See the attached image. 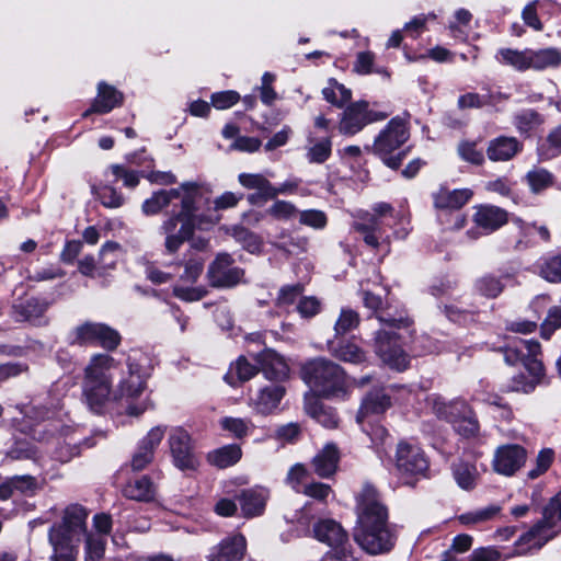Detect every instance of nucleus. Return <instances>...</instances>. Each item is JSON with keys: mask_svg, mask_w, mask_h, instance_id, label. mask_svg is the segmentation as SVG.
Returning <instances> with one entry per match:
<instances>
[{"mask_svg": "<svg viewBox=\"0 0 561 561\" xmlns=\"http://www.w3.org/2000/svg\"><path fill=\"white\" fill-rule=\"evenodd\" d=\"M523 148L515 137L500 136L490 140L486 156L491 161L505 162L513 159Z\"/></svg>", "mask_w": 561, "mask_h": 561, "instance_id": "27", "label": "nucleus"}, {"mask_svg": "<svg viewBox=\"0 0 561 561\" xmlns=\"http://www.w3.org/2000/svg\"><path fill=\"white\" fill-rule=\"evenodd\" d=\"M389 114L387 111L369 108L365 101L354 102L343 111L339 130L343 135L353 136L366 125L386 119Z\"/></svg>", "mask_w": 561, "mask_h": 561, "instance_id": "11", "label": "nucleus"}, {"mask_svg": "<svg viewBox=\"0 0 561 561\" xmlns=\"http://www.w3.org/2000/svg\"><path fill=\"white\" fill-rule=\"evenodd\" d=\"M331 354L345 363L362 364L366 360V353L355 343L344 341L337 344L329 343Z\"/></svg>", "mask_w": 561, "mask_h": 561, "instance_id": "41", "label": "nucleus"}, {"mask_svg": "<svg viewBox=\"0 0 561 561\" xmlns=\"http://www.w3.org/2000/svg\"><path fill=\"white\" fill-rule=\"evenodd\" d=\"M536 271L546 282L561 284V250L541 256L536 263Z\"/></svg>", "mask_w": 561, "mask_h": 561, "instance_id": "38", "label": "nucleus"}, {"mask_svg": "<svg viewBox=\"0 0 561 561\" xmlns=\"http://www.w3.org/2000/svg\"><path fill=\"white\" fill-rule=\"evenodd\" d=\"M340 455L334 444H327L313 458L312 468L320 478H329L337 469Z\"/></svg>", "mask_w": 561, "mask_h": 561, "instance_id": "30", "label": "nucleus"}, {"mask_svg": "<svg viewBox=\"0 0 561 561\" xmlns=\"http://www.w3.org/2000/svg\"><path fill=\"white\" fill-rule=\"evenodd\" d=\"M501 511L499 505H489L459 516V520L465 525L483 523L492 519Z\"/></svg>", "mask_w": 561, "mask_h": 561, "instance_id": "57", "label": "nucleus"}, {"mask_svg": "<svg viewBox=\"0 0 561 561\" xmlns=\"http://www.w3.org/2000/svg\"><path fill=\"white\" fill-rule=\"evenodd\" d=\"M409 139L407 124L400 117L389 121L386 127L377 135L371 151L378 156L386 165L396 170L401 165L403 154L391 156Z\"/></svg>", "mask_w": 561, "mask_h": 561, "instance_id": "7", "label": "nucleus"}, {"mask_svg": "<svg viewBox=\"0 0 561 561\" xmlns=\"http://www.w3.org/2000/svg\"><path fill=\"white\" fill-rule=\"evenodd\" d=\"M194 193L192 213H197L204 207L210 208V192L207 186L197 182H184L176 188L160 190L147 198L141 206L145 215L153 216L171 205L174 199H180L181 210L186 194Z\"/></svg>", "mask_w": 561, "mask_h": 561, "instance_id": "6", "label": "nucleus"}, {"mask_svg": "<svg viewBox=\"0 0 561 561\" xmlns=\"http://www.w3.org/2000/svg\"><path fill=\"white\" fill-rule=\"evenodd\" d=\"M37 490V481L30 474L14 476L0 484V501L10 499L14 493L32 495Z\"/></svg>", "mask_w": 561, "mask_h": 561, "instance_id": "32", "label": "nucleus"}, {"mask_svg": "<svg viewBox=\"0 0 561 561\" xmlns=\"http://www.w3.org/2000/svg\"><path fill=\"white\" fill-rule=\"evenodd\" d=\"M192 194L185 195L183 210L174 213L160 226V231L165 234V250L170 254L180 249L184 241L193 234L196 227H202L204 222L214 224L218 220V217L213 215L192 213Z\"/></svg>", "mask_w": 561, "mask_h": 561, "instance_id": "5", "label": "nucleus"}, {"mask_svg": "<svg viewBox=\"0 0 561 561\" xmlns=\"http://www.w3.org/2000/svg\"><path fill=\"white\" fill-rule=\"evenodd\" d=\"M527 183L534 193H539L552 185L553 175L546 169L534 168L526 174Z\"/></svg>", "mask_w": 561, "mask_h": 561, "instance_id": "54", "label": "nucleus"}, {"mask_svg": "<svg viewBox=\"0 0 561 561\" xmlns=\"http://www.w3.org/2000/svg\"><path fill=\"white\" fill-rule=\"evenodd\" d=\"M394 463L399 476L407 484H412L413 478L424 477L428 469V461L423 450L408 442L398 444Z\"/></svg>", "mask_w": 561, "mask_h": 561, "instance_id": "10", "label": "nucleus"}, {"mask_svg": "<svg viewBox=\"0 0 561 561\" xmlns=\"http://www.w3.org/2000/svg\"><path fill=\"white\" fill-rule=\"evenodd\" d=\"M561 328V306H553L541 324V336L549 340L553 332Z\"/></svg>", "mask_w": 561, "mask_h": 561, "instance_id": "63", "label": "nucleus"}, {"mask_svg": "<svg viewBox=\"0 0 561 561\" xmlns=\"http://www.w3.org/2000/svg\"><path fill=\"white\" fill-rule=\"evenodd\" d=\"M526 461V450L519 445L500 446L493 457V469L503 476H513Z\"/></svg>", "mask_w": 561, "mask_h": 561, "instance_id": "19", "label": "nucleus"}, {"mask_svg": "<svg viewBox=\"0 0 561 561\" xmlns=\"http://www.w3.org/2000/svg\"><path fill=\"white\" fill-rule=\"evenodd\" d=\"M244 271L233 265L228 253H219L207 270V278L213 287L229 288L242 282Z\"/></svg>", "mask_w": 561, "mask_h": 561, "instance_id": "13", "label": "nucleus"}, {"mask_svg": "<svg viewBox=\"0 0 561 561\" xmlns=\"http://www.w3.org/2000/svg\"><path fill=\"white\" fill-rule=\"evenodd\" d=\"M268 499V491L264 488H253L242 491L240 494V506L244 516L252 517L261 515Z\"/></svg>", "mask_w": 561, "mask_h": 561, "instance_id": "33", "label": "nucleus"}, {"mask_svg": "<svg viewBox=\"0 0 561 561\" xmlns=\"http://www.w3.org/2000/svg\"><path fill=\"white\" fill-rule=\"evenodd\" d=\"M168 446L172 463L180 470H195L198 457L195 454L194 443L190 433L181 426L172 427L168 436Z\"/></svg>", "mask_w": 561, "mask_h": 561, "instance_id": "12", "label": "nucleus"}, {"mask_svg": "<svg viewBox=\"0 0 561 561\" xmlns=\"http://www.w3.org/2000/svg\"><path fill=\"white\" fill-rule=\"evenodd\" d=\"M359 314L350 308H343L334 324L335 335H344L359 324Z\"/></svg>", "mask_w": 561, "mask_h": 561, "instance_id": "56", "label": "nucleus"}, {"mask_svg": "<svg viewBox=\"0 0 561 561\" xmlns=\"http://www.w3.org/2000/svg\"><path fill=\"white\" fill-rule=\"evenodd\" d=\"M87 511L78 504L66 507L62 520L58 525H54L51 529L62 530L67 535L81 538L87 534Z\"/></svg>", "mask_w": 561, "mask_h": 561, "instance_id": "23", "label": "nucleus"}, {"mask_svg": "<svg viewBox=\"0 0 561 561\" xmlns=\"http://www.w3.org/2000/svg\"><path fill=\"white\" fill-rule=\"evenodd\" d=\"M500 99H502L501 94L495 95L492 93H488L485 95H480L478 93L470 92L459 96L458 107L461 110L480 108L485 105H493Z\"/></svg>", "mask_w": 561, "mask_h": 561, "instance_id": "51", "label": "nucleus"}, {"mask_svg": "<svg viewBox=\"0 0 561 561\" xmlns=\"http://www.w3.org/2000/svg\"><path fill=\"white\" fill-rule=\"evenodd\" d=\"M157 491L158 486L151 477L144 474L129 480L123 489V494L128 500L148 503L156 499Z\"/></svg>", "mask_w": 561, "mask_h": 561, "instance_id": "28", "label": "nucleus"}, {"mask_svg": "<svg viewBox=\"0 0 561 561\" xmlns=\"http://www.w3.org/2000/svg\"><path fill=\"white\" fill-rule=\"evenodd\" d=\"M538 152L542 160L552 159L561 153V125L549 134L547 144L542 145Z\"/></svg>", "mask_w": 561, "mask_h": 561, "instance_id": "59", "label": "nucleus"}, {"mask_svg": "<svg viewBox=\"0 0 561 561\" xmlns=\"http://www.w3.org/2000/svg\"><path fill=\"white\" fill-rule=\"evenodd\" d=\"M551 529L560 530L559 524L561 523V490L552 496L547 505L542 508L541 518Z\"/></svg>", "mask_w": 561, "mask_h": 561, "instance_id": "50", "label": "nucleus"}, {"mask_svg": "<svg viewBox=\"0 0 561 561\" xmlns=\"http://www.w3.org/2000/svg\"><path fill=\"white\" fill-rule=\"evenodd\" d=\"M123 103V93L116 90L113 85L105 82L98 84V94L94 98L92 105L83 113V117L92 113L106 114L116 106Z\"/></svg>", "mask_w": 561, "mask_h": 561, "instance_id": "24", "label": "nucleus"}, {"mask_svg": "<svg viewBox=\"0 0 561 561\" xmlns=\"http://www.w3.org/2000/svg\"><path fill=\"white\" fill-rule=\"evenodd\" d=\"M115 359L107 354H94L84 368L83 381H113Z\"/></svg>", "mask_w": 561, "mask_h": 561, "instance_id": "26", "label": "nucleus"}, {"mask_svg": "<svg viewBox=\"0 0 561 561\" xmlns=\"http://www.w3.org/2000/svg\"><path fill=\"white\" fill-rule=\"evenodd\" d=\"M49 542L53 547V561H75L78 554L79 537L67 535L62 530H49Z\"/></svg>", "mask_w": 561, "mask_h": 561, "instance_id": "22", "label": "nucleus"}, {"mask_svg": "<svg viewBox=\"0 0 561 561\" xmlns=\"http://www.w3.org/2000/svg\"><path fill=\"white\" fill-rule=\"evenodd\" d=\"M299 211L293 203L280 199L274 202L267 209L270 216L285 221L298 217Z\"/></svg>", "mask_w": 561, "mask_h": 561, "instance_id": "61", "label": "nucleus"}, {"mask_svg": "<svg viewBox=\"0 0 561 561\" xmlns=\"http://www.w3.org/2000/svg\"><path fill=\"white\" fill-rule=\"evenodd\" d=\"M285 394V388L280 385H270L261 388L248 401L249 408L260 415L272 414L280 403Z\"/></svg>", "mask_w": 561, "mask_h": 561, "instance_id": "20", "label": "nucleus"}, {"mask_svg": "<svg viewBox=\"0 0 561 561\" xmlns=\"http://www.w3.org/2000/svg\"><path fill=\"white\" fill-rule=\"evenodd\" d=\"M224 431L229 432L236 438L248 436L254 428L253 423L249 419L225 416L219 422Z\"/></svg>", "mask_w": 561, "mask_h": 561, "instance_id": "48", "label": "nucleus"}, {"mask_svg": "<svg viewBox=\"0 0 561 561\" xmlns=\"http://www.w3.org/2000/svg\"><path fill=\"white\" fill-rule=\"evenodd\" d=\"M323 98L336 107H343L351 98L352 92L335 79H330L328 85L322 90Z\"/></svg>", "mask_w": 561, "mask_h": 561, "instance_id": "47", "label": "nucleus"}, {"mask_svg": "<svg viewBox=\"0 0 561 561\" xmlns=\"http://www.w3.org/2000/svg\"><path fill=\"white\" fill-rule=\"evenodd\" d=\"M69 342L78 345H100L107 351L121 343L119 333L101 322H84L69 333Z\"/></svg>", "mask_w": 561, "mask_h": 561, "instance_id": "9", "label": "nucleus"}, {"mask_svg": "<svg viewBox=\"0 0 561 561\" xmlns=\"http://www.w3.org/2000/svg\"><path fill=\"white\" fill-rule=\"evenodd\" d=\"M242 456L239 445L230 444L217 448L208 454V461L218 468H228L237 463Z\"/></svg>", "mask_w": 561, "mask_h": 561, "instance_id": "42", "label": "nucleus"}, {"mask_svg": "<svg viewBox=\"0 0 561 561\" xmlns=\"http://www.w3.org/2000/svg\"><path fill=\"white\" fill-rule=\"evenodd\" d=\"M256 360L267 379L282 380L288 375L289 369L284 358L272 350L259 354Z\"/></svg>", "mask_w": 561, "mask_h": 561, "instance_id": "31", "label": "nucleus"}, {"mask_svg": "<svg viewBox=\"0 0 561 561\" xmlns=\"http://www.w3.org/2000/svg\"><path fill=\"white\" fill-rule=\"evenodd\" d=\"M307 160L310 163H323L331 156L332 141L329 137L316 139L309 137L307 146Z\"/></svg>", "mask_w": 561, "mask_h": 561, "instance_id": "43", "label": "nucleus"}, {"mask_svg": "<svg viewBox=\"0 0 561 561\" xmlns=\"http://www.w3.org/2000/svg\"><path fill=\"white\" fill-rule=\"evenodd\" d=\"M353 70L358 75L378 73L388 77L383 67H375V55L371 51H360L356 56Z\"/></svg>", "mask_w": 561, "mask_h": 561, "instance_id": "52", "label": "nucleus"}, {"mask_svg": "<svg viewBox=\"0 0 561 561\" xmlns=\"http://www.w3.org/2000/svg\"><path fill=\"white\" fill-rule=\"evenodd\" d=\"M453 426L455 431L463 437H473L479 432V422L471 408L469 409V413L460 416Z\"/></svg>", "mask_w": 561, "mask_h": 561, "instance_id": "60", "label": "nucleus"}, {"mask_svg": "<svg viewBox=\"0 0 561 561\" xmlns=\"http://www.w3.org/2000/svg\"><path fill=\"white\" fill-rule=\"evenodd\" d=\"M354 539L370 554L388 552L394 545V535L388 524V511L373 485H365L357 497Z\"/></svg>", "mask_w": 561, "mask_h": 561, "instance_id": "1", "label": "nucleus"}, {"mask_svg": "<svg viewBox=\"0 0 561 561\" xmlns=\"http://www.w3.org/2000/svg\"><path fill=\"white\" fill-rule=\"evenodd\" d=\"M247 548L245 538L234 535L214 546L207 556L208 561H241Z\"/></svg>", "mask_w": 561, "mask_h": 561, "instance_id": "21", "label": "nucleus"}, {"mask_svg": "<svg viewBox=\"0 0 561 561\" xmlns=\"http://www.w3.org/2000/svg\"><path fill=\"white\" fill-rule=\"evenodd\" d=\"M296 310L304 319L313 318L321 310V301L316 296H301L296 305Z\"/></svg>", "mask_w": 561, "mask_h": 561, "instance_id": "64", "label": "nucleus"}, {"mask_svg": "<svg viewBox=\"0 0 561 561\" xmlns=\"http://www.w3.org/2000/svg\"><path fill=\"white\" fill-rule=\"evenodd\" d=\"M314 538L334 549L335 558L339 561H347L350 556L345 546L348 536L343 527L333 519L319 520L313 527Z\"/></svg>", "mask_w": 561, "mask_h": 561, "instance_id": "14", "label": "nucleus"}, {"mask_svg": "<svg viewBox=\"0 0 561 561\" xmlns=\"http://www.w3.org/2000/svg\"><path fill=\"white\" fill-rule=\"evenodd\" d=\"M305 410L306 412L317 420L324 427H334L337 424L335 413L325 408L319 398L314 394H306L305 397Z\"/></svg>", "mask_w": 561, "mask_h": 561, "instance_id": "40", "label": "nucleus"}, {"mask_svg": "<svg viewBox=\"0 0 561 561\" xmlns=\"http://www.w3.org/2000/svg\"><path fill=\"white\" fill-rule=\"evenodd\" d=\"M257 373L256 366L250 364L248 359L240 356L234 364H232L225 376V379L230 385H234V381H248Z\"/></svg>", "mask_w": 561, "mask_h": 561, "instance_id": "46", "label": "nucleus"}, {"mask_svg": "<svg viewBox=\"0 0 561 561\" xmlns=\"http://www.w3.org/2000/svg\"><path fill=\"white\" fill-rule=\"evenodd\" d=\"M301 377L317 397H344L348 389L344 369L323 357L307 362L301 368Z\"/></svg>", "mask_w": 561, "mask_h": 561, "instance_id": "4", "label": "nucleus"}, {"mask_svg": "<svg viewBox=\"0 0 561 561\" xmlns=\"http://www.w3.org/2000/svg\"><path fill=\"white\" fill-rule=\"evenodd\" d=\"M529 70L543 71L561 66V49L557 47L530 48Z\"/></svg>", "mask_w": 561, "mask_h": 561, "instance_id": "34", "label": "nucleus"}, {"mask_svg": "<svg viewBox=\"0 0 561 561\" xmlns=\"http://www.w3.org/2000/svg\"><path fill=\"white\" fill-rule=\"evenodd\" d=\"M454 478L463 490H472L476 486L478 471L473 465L459 462L454 466Z\"/></svg>", "mask_w": 561, "mask_h": 561, "instance_id": "49", "label": "nucleus"}, {"mask_svg": "<svg viewBox=\"0 0 561 561\" xmlns=\"http://www.w3.org/2000/svg\"><path fill=\"white\" fill-rule=\"evenodd\" d=\"M393 208L388 203H376L373 206V213L358 211L355 216L353 228L363 236L364 242L378 248L380 241L385 239L383 218L392 215Z\"/></svg>", "mask_w": 561, "mask_h": 561, "instance_id": "8", "label": "nucleus"}, {"mask_svg": "<svg viewBox=\"0 0 561 561\" xmlns=\"http://www.w3.org/2000/svg\"><path fill=\"white\" fill-rule=\"evenodd\" d=\"M541 354L540 343L536 340H518L513 345L504 348V359L508 365H516L522 362L529 376L517 374L507 386L511 392L529 394L545 382L546 370L542 362L538 358Z\"/></svg>", "mask_w": 561, "mask_h": 561, "instance_id": "3", "label": "nucleus"}, {"mask_svg": "<svg viewBox=\"0 0 561 561\" xmlns=\"http://www.w3.org/2000/svg\"><path fill=\"white\" fill-rule=\"evenodd\" d=\"M516 274L517 272L515 270H510L503 272L499 277L484 275L477 280L476 288L481 295L488 298H496L504 289L505 285L503 280L515 282Z\"/></svg>", "mask_w": 561, "mask_h": 561, "instance_id": "36", "label": "nucleus"}, {"mask_svg": "<svg viewBox=\"0 0 561 561\" xmlns=\"http://www.w3.org/2000/svg\"><path fill=\"white\" fill-rule=\"evenodd\" d=\"M390 405V397L385 393L383 389H375L363 399L357 422L362 423L367 415L383 413Z\"/></svg>", "mask_w": 561, "mask_h": 561, "instance_id": "37", "label": "nucleus"}, {"mask_svg": "<svg viewBox=\"0 0 561 561\" xmlns=\"http://www.w3.org/2000/svg\"><path fill=\"white\" fill-rule=\"evenodd\" d=\"M127 375L122 377L116 388V402L123 399L134 400L142 394L146 389L148 375L144 368L130 360L127 362Z\"/></svg>", "mask_w": 561, "mask_h": 561, "instance_id": "17", "label": "nucleus"}, {"mask_svg": "<svg viewBox=\"0 0 561 561\" xmlns=\"http://www.w3.org/2000/svg\"><path fill=\"white\" fill-rule=\"evenodd\" d=\"M473 221L484 233H491L507 222V213L496 206L482 205L477 207Z\"/></svg>", "mask_w": 561, "mask_h": 561, "instance_id": "29", "label": "nucleus"}, {"mask_svg": "<svg viewBox=\"0 0 561 561\" xmlns=\"http://www.w3.org/2000/svg\"><path fill=\"white\" fill-rule=\"evenodd\" d=\"M48 304L38 298H28L14 306L20 320L33 321L38 320L47 310Z\"/></svg>", "mask_w": 561, "mask_h": 561, "instance_id": "45", "label": "nucleus"}, {"mask_svg": "<svg viewBox=\"0 0 561 561\" xmlns=\"http://www.w3.org/2000/svg\"><path fill=\"white\" fill-rule=\"evenodd\" d=\"M238 182L245 190L253 191L248 195L251 205H262L275 198L274 185L265 174L243 172L238 175Z\"/></svg>", "mask_w": 561, "mask_h": 561, "instance_id": "18", "label": "nucleus"}, {"mask_svg": "<svg viewBox=\"0 0 561 561\" xmlns=\"http://www.w3.org/2000/svg\"><path fill=\"white\" fill-rule=\"evenodd\" d=\"M82 393L87 405L94 413H103L110 404L116 402L113 381H83Z\"/></svg>", "mask_w": 561, "mask_h": 561, "instance_id": "15", "label": "nucleus"}, {"mask_svg": "<svg viewBox=\"0 0 561 561\" xmlns=\"http://www.w3.org/2000/svg\"><path fill=\"white\" fill-rule=\"evenodd\" d=\"M530 48L516 49L504 47L500 48L495 55V59L503 66L513 68L516 71L529 70Z\"/></svg>", "mask_w": 561, "mask_h": 561, "instance_id": "39", "label": "nucleus"}, {"mask_svg": "<svg viewBox=\"0 0 561 561\" xmlns=\"http://www.w3.org/2000/svg\"><path fill=\"white\" fill-rule=\"evenodd\" d=\"M363 301L366 308L375 312L380 324L373 344L376 355L390 368L404 370L409 365V356L401 348L397 330L407 329L410 319L403 310H392L390 306H383L381 297L370 291L364 293Z\"/></svg>", "mask_w": 561, "mask_h": 561, "instance_id": "2", "label": "nucleus"}, {"mask_svg": "<svg viewBox=\"0 0 561 561\" xmlns=\"http://www.w3.org/2000/svg\"><path fill=\"white\" fill-rule=\"evenodd\" d=\"M517 225H518V228H519V234L522 236V238H519L515 245H514V249L516 250H524L526 248H528L529 245V241L528 240H525V238H527L530 233V230L531 229H536L538 234L540 236V238L548 242L550 241V231L549 229L546 227V226H535V225H528V224H524L522 220H516Z\"/></svg>", "mask_w": 561, "mask_h": 561, "instance_id": "58", "label": "nucleus"}, {"mask_svg": "<svg viewBox=\"0 0 561 561\" xmlns=\"http://www.w3.org/2000/svg\"><path fill=\"white\" fill-rule=\"evenodd\" d=\"M81 439L76 437L75 434L61 437H56L57 447L54 453L55 459L60 462H68L75 456L80 454Z\"/></svg>", "mask_w": 561, "mask_h": 561, "instance_id": "44", "label": "nucleus"}, {"mask_svg": "<svg viewBox=\"0 0 561 561\" xmlns=\"http://www.w3.org/2000/svg\"><path fill=\"white\" fill-rule=\"evenodd\" d=\"M559 533L560 530L551 529L542 519H539L515 541V553L523 556L538 551Z\"/></svg>", "mask_w": 561, "mask_h": 561, "instance_id": "16", "label": "nucleus"}, {"mask_svg": "<svg viewBox=\"0 0 561 561\" xmlns=\"http://www.w3.org/2000/svg\"><path fill=\"white\" fill-rule=\"evenodd\" d=\"M304 290L305 287L301 284L283 286L278 291L276 305L278 307L286 308L294 304H297Z\"/></svg>", "mask_w": 561, "mask_h": 561, "instance_id": "62", "label": "nucleus"}, {"mask_svg": "<svg viewBox=\"0 0 561 561\" xmlns=\"http://www.w3.org/2000/svg\"><path fill=\"white\" fill-rule=\"evenodd\" d=\"M299 224L313 230H323L328 226V215L321 209H305L298 215Z\"/></svg>", "mask_w": 561, "mask_h": 561, "instance_id": "53", "label": "nucleus"}, {"mask_svg": "<svg viewBox=\"0 0 561 561\" xmlns=\"http://www.w3.org/2000/svg\"><path fill=\"white\" fill-rule=\"evenodd\" d=\"M428 405L433 413L442 420L451 424L466 413H469L470 407L463 400L445 401L440 397L431 396L427 398Z\"/></svg>", "mask_w": 561, "mask_h": 561, "instance_id": "25", "label": "nucleus"}, {"mask_svg": "<svg viewBox=\"0 0 561 561\" xmlns=\"http://www.w3.org/2000/svg\"><path fill=\"white\" fill-rule=\"evenodd\" d=\"M472 192L469 188L448 190L442 187L434 194L435 207L440 209H458L469 202Z\"/></svg>", "mask_w": 561, "mask_h": 561, "instance_id": "35", "label": "nucleus"}, {"mask_svg": "<svg viewBox=\"0 0 561 561\" xmlns=\"http://www.w3.org/2000/svg\"><path fill=\"white\" fill-rule=\"evenodd\" d=\"M542 122L541 115L534 110H524L514 118V124L520 134H528L540 126Z\"/></svg>", "mask_w": 561, "mask_h": 561, "instance_id": "55", "label": "nucleus"}]
</instances>
